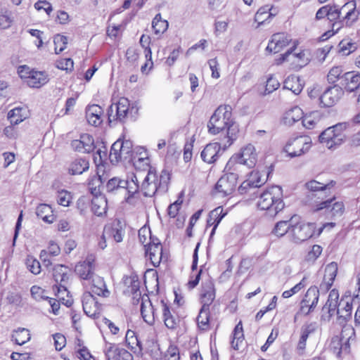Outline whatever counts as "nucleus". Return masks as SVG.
<instances>
[{
    "label": "nucleus",
    "mask_w": 360,
    "mask_h": 360,
    "mask_svg": "<svg viewBox=\"0 0 360 360\" xmlns=\"http://www.w3.org/2000/svg\"><path fill=\"white\" fill-rule=\"evenodd\" d=\"M103 231L108 239L112 238L116 243H121L125 235V225L121 221L115 219L105 224Z\"/></svg>",
    "instance_id": "4468645a"
},
{
    "label": "nucleus",
    "mask_w": 360,
    "mask_h": 360,
    "mask_svg": "<svg viewBox=\"0 0 360 360\" xmlns=\"http://www.w3.org/2000/svg\"><path fill=\"white\" fill-rule=\"evenodd\" d=\"M324 272L323 281L320 285V290L326 292L331 288L336 277L338 264L334 262H330L326 265Z\"/></svg>",
    "instance_id": "bb28decb"
},
{
    "label": "nucleus",
    "mask_w": 360,
    "mask_h": 360,
    "mask_svg": "<svg viewBox=\"0 0 360 360\" xmlns=\"http://www.w3.org/2000/svg\"><path fill=\"white\" fill-rule=\"evenodd\" d=\"M226 214L227 213L224 211L223 207L220 206L216 207L210 212L207 220V226H213L210 233L211 237L214 234L217 226Z\"/></svg>",
    "instance_id": "c756f323"
},
{
    "label": "nucleus",
    "mask_w": 360,
    "mask_h": 360,
    "mask_svg": "<svg viewBox=\"0 0 360 360\" xmlns=\"http://www.w3.org/2000/svg\"><path fill=\"white\" fill-rule=\"evenodd\" d=\"M72 200L71 193L67 191L61 190L57 193V202L62 206L68 207Z\"/></svg>",
    "instance_id": "680f3d73"
},
{
    "label": "nucleus",
    "mask_w": 360,
    "mask_h": 360,
    "mask_svg": "<svg viewBox=\"0 0 360 360\" xmlns=\"http://www.w3.org/2000/svg\"><path fill=\"white\" fill-rule=\"evenodd\" d=\"M339 46L340 52L345 56L349 55L356 49V45L355 43L346 40L341 41Z\"/></svg>",
    "instance_id": "e2e57ef3"
},
{
    "label": "nucleus",
    "mask_w": 360,
    "mask_h": 360,
    "mask_svg": "<svg viewBox=\"0 0 360 360\" xmlns=\"http://www.w3.org/2000/svg\"><path fill=\"white\" fill-rule=\"evenodd\" d=\"M221 153V145L219 143H211L207 144L201 152L202 160L208 164L214 163L219 157Z\"/></svg>",
    "instance_id": "cd10ccee"
},
{
    "label": "nucleus",
    "mask_w": 360,
    "mask_h": 360,
    "mask_svg": "<svg viewBox=\"0 0 360 360\" xmlns=\"http://www.w3.org/2000/svg\"><path fill=\"white\" fill-rule=\"evenodd\" d=\"M315 233L314 224L299 223L291 226L290 235L295 243L305 241L311 238Z\"/></svg>",
    "instance_id": "f8f14e48"
},
{
    "label": "nucleus",
    "mask_w": 360,
    "mask_h": 360,
    "mask_svg": "<svg viewBox=\"0 0 360 360\" xmlns=\"http://www.w3.org/2000/svg\"><path fill=\"white\" fill-rule=\"evenodd\" d=\"M131 175L127 179L119 177H113L106 184V191L110 195H118L122 196L127 201L139 191L138 175Z\"/></svg>",
    "instance_id": "20e7f679"
},
{
    "label": "nucleus",
    "mask_w": 360,
    "mask_h": 360,
    "mask_svg": "<svg viewBox=\"0 0 360 360\" xmlns=\"http://www.w3.org/2000/svg\"><path fill=\"white\" fill-rule=\"evenodd\" d=\"M13 18L10 11H5L0 14V27L2 29H7L11 27Z\"/></svg>",
    "instance_id": "0e129e2a"
},
{
    "label": "nucleus",
    "mask_w": 360,
    "mask_h": 360,
    "mask_svg": "<svg viewBox=\"0 0 360 360\" xmlns=\"http://www.w3.org/2000/svg\"><path fill=\"white\" fill-rule=\"evenodd\" d=\"M303 119V112L297 106L287 111L283 117L285 124L292 125L296 122Z\"/></svg>",
    "instance_id": "a18cd8bd"
},
{
    "label": "nucleus",
    "mask_w": 360,
    "mask_h": 360,
    "mask_svg": "<svg viewBox=\"0 0 360 360\" xmlns=\"http://www.w3.org/2000/svg\"><path fill=\"white\" fill-rule=\"evenodd\" d=\"M244 341V334L241 321L236 326L233 332V340L231 346L234 349L238 350Z\"/></svg>",
    "instance_id": "49530a36"
},
{
    "label": "nucleus",
    "mask_w": 360,
    "mask_h": 360,
    "mask_svg": "<svg viewBox=\"0 0 360 360\" xmlns=\"http://www.w3.org/2000/svg\"><path fill=\"white\" fill-rule=\"evenodd\" d=\"M94 259L93 257H88L84 261L79 262L75 266V271L81 279L85 283L95 274L94 270Z\"/></svg>",
    "instance_id": "4be33fe9"
},
{
    "label": "nucleus",
    "mask_w": 360,
    "mask_h": 360,
    "mask_svg": "<svg viewBox=\"0 0 360 360\" xmlns=\"http://www.w3.org/2000/svg\"><path fill=\"white\" fill-rule=\"evenodd\" d=\"M30 334L28 329L19 328L13 332L12 338L16 344L22 345L30 340Z\"/></svg>",
    "instance_id": "09e8293b"
},
{
    "label": "nucleus",
    "mask_w": 360,
    "mask_h": 360,
    "mask_svg": "<svg viewBox=\"0 0 360 360\" xmlns=\"http://www.w3.org/2000/svg\"><path fill=\"white\" fill-rule=\"evenodd\" d=\"M330 208V212L334 217H340L345 212V205L342 202H333Z\"/></svg>",
    "instance_id": "774afa93"
},
{
    "label": "nucleus",
    "mask_w": 360,
    "mask_h": 360,
    "mask_svg": "<svg viewBox=\"0 0 360 360\" xmlns=\"http://www.w3.org/2000/svg\"><path fill=\"white\" fill-rule=\"evenodd\" d=\"M162 307V315L165 324L169 329H174L179 323V319L170 311L169 306L163 301H160Z\"/></svg>",
    "instance_id": "72a5a7b5"
},
{
    "label": "nucleus",
    "mask_w": 360,
    "mask_h": 360,
    "mask_svg": "<svg viewBox=\"0 0 360 360\" xmlns=\"http://www.w3.org/2000/svg\"><path fill=\"white\" fill-rule=\"evenodd\" d=\"M291 41L292 39L286 33H275L271 36L266 50L270 53H278L288 46Z\"/></svg>",
    "instance_id": "2eb2a0df"
},
{
    "label": "nucleus",
    "mask_w": 360,
    "mask_h": 360,
    "mask_svg": "<svg viewBox=\"0 0 360 360\" xmlns=\"http://www.w3.org/2000/svg\"><path fill=\"white\" fill-rule=\"evenodd\" d=\"M146 255L148 256L154 266H159L162 257V247L160 242L156 239L144 245Z\"/></svg>",
    "instance_id": "5701e85b"
},
{
    "label": "nucleus",
    "mask_w": 360,
    "mask_h": 360,
    "mask_svg": "<svg viewBox=\"0 0 360 360\" xmlns=\"http://www.w3.org/2000/svg\"><path fill=\"white\" fill-rule=\"evenodd\" d=\"M93 212L100 217L106 213L107 211V200L103 195L94 197L91 200Z\"/></svg>",
    "instance_id": "37998d69"
},
{
    "label": "nucleus",
    "mask_w": 360,
    "mask_h": 360,
    "mask_svg": "<svg viewBox=\"0 0 360 360\" xmlns=\"http://www.w3.org/2000/svg\"><path fill=\"white\" fill-rule=\"evenodd\" d=\"M319 290L316 286H313L307 290L302 300L304 303H307L308 305L311 304V308H315L319 302Z\"/></svg>",
    "instance_id": "de8ad7c7"
},
{
    "label": "nucleus",
    "mask_w": 360,
    "mask_h": 360,
    "mask_svg": "<svg viewBox=\"0 0 360 360\" xmlns=\"http://www.w3.org/2000/svg\"><path fill=\"white\" fill-rule=\"evenodd\" d=\"M282 195V189L280 186H271L260 194L257 203V207L262 210L268 211L269 216L274 217L284 208Z\"/></svg>",
    "instance_id": "39448f33"
},
{
    "label": "nucleus",
    "mask_w": 360,
    "mask_h": 360,
    "mask_svg": "<svg viewBox=\"0 0 360 360\" xmlns=\"http://www.w3.org/2000/svg\"><path fill=\"white\" fill-rule=\"evenodd\" d=\"M231 111L232 108L230 105H220L215 110L207 123L210 134L215 135L224 129L227 130L226 139L229 146L231 145L236 138V129L233 127Z\"/></svg>",
    "instance_id": "7ed1b4c3"
},
{
    "label": "nucleus",
    "mask_w": 360,
    "mask_h": 360,
    "mask_svg": "<svg viewBox=\"0 0 360 360\" xmlns=\"http://www.w3.org/2000/svg\"><path fill=\"white\" fill-rule=\"evenodd\" d=\"M68 283H56L53 290L56 291V296L59 300H63V303L69 307L72 304V301L70 299L65 300L64 295L68 297L69 292L68 290Z\"/></svg>",
    "instance_id": "3c124183"
},
{
    "label": "nucleus",
    "mask_w": 360,
    "mask_h": 360,
    "mask_svg": "<svg viewBox=\"0 0 360 360\" xmlns=\"http://www.w3.org/2000/svg\"><path fill=\"white\" fill-rule=\"evenodd\" d=\"M180 355L179 348L170 345L165 354V360H179Z\"/></svg>",
    "instance_id": "69168bd1"
},
{
    "label": "nucleus",
    "mask_w": 360,
    "mask_h": 360,
    "mask_svg": "<svg viewBox=\"0 0 360 360\" xmlns=\"http://www.w3.org/2000/svg\"><path fill=\"white\" fill-rule=\"evenodd\" d=\"M347 127V122H340L327 128L319 135V141L325 144L328 149L335 148L345 141L346 136L344 131Z\"/></svg>",
    "instance_id": "0eeeda50"
},
{
    "label": "nucleus",
    "mask_w": 360,
    "mask_h": 360,
    "mask_svg": "<svg viewBox=\"0 0 360 360\" xmlns=\"http://www.w3.org/2000/svg\"><path fill=\"white\" fill-rule=\"evenodd\" d=\"M86 288H89L91 294H95L98 296L103 297H109L110 292L107 289L105 283L103 278L96 274H94L89 281L83 283Z\"/></svg>",
    "instance_id": "f3484780"
},
{
    "label": "nucleus",
    "mask_w": 360,
    "mask_h": 360,
    "mask_svg": "<svg viewBox=\"0 0 360 360\" xmlns=\"http://www.w3.org/2000/svg\"><path fill=\"white\" fill-rule=\"evenodd\" d=\"M216 290L212 278H207L202 281L200 292V300L202 306L210 307L215 299Z\"/></svg>",
    "instance_id": "dca6fc26"
},
{
    "label": "nucleus",
    "mask_w": 360,
    "mask_h": 360,
    "mask_svg": "<svg viewBox=\"0 0 360 360\" xmlns=\"http://www.w3.org/2000/svg\"><path fill=\"white\" fill-rule=\"evenodd\" d=\"M339 299V293L337 290H332L328 295V300L325 305L323 307V311H327L328 314V318L333 316L335 314H337L338 310V302ZM341 305V303L339 304V306Z\"/></svg>",
    "instance_id": "7c9ffc66"
},
{
    "label": "nucleus",
    "mask_w": 360,
    "mask_h": 360,
    "mask_svg": "<svg viewBox=\"0 0 360 360\" xmlns=\"http://www.w3.org/2000/svg\"><path fill=\"white\" fill-rule=\"evenodd\" d=\"M37 216L44 221L51 224L55 220V215L52 208L47 204H40L36 209Z\"/></svg>",
    "instance_id": "a19ab883"
},
{
    "label": "nucleus",
    "mask_w": 360,
    "mask_h": 360,
    "mask_svg": "<svg viewBox=\"0 0 360 360\" xmlns=\"http://www.w3.org/2000/svg\"><path fill=\"white\" fill-rule=\"evenodd\" d=\"M352 304L346 302L344 307L337 310V323L343 326L352 316Z\"/></svg>",
    "instance_id": "c03bdc74"
},
{
    "label": "nucleus",
    "mask_w": 360,
    "mask_h": 360,
    "mask_svg": "<svg viewBox=\"0 0 360 360\" xmlns=\"http://www.w3.org/2000/svg\"><path fill=\"white\" fill-rule=\"evenodd\" d=\"M296 47L295 44L292 48L287 51L284 54L280 56L277 59V64H281L284 61H290L295 65L296 68H301L307 65L310 60V54L307 50H302L298 53H294Z\"/></svg>",
    "instance_id": "9b49d317"
},
{
    "label": "nucleus",
    "mask_w": 360,
    "mask_h": 360,
    "mask_svg": "<svg viewBox=\"0 0 360 360\" xmlns=\"http://www.w3.org/2000/svg\"><path fill=\"white\" fill-rule=\"evenodd\" d=\"M133 144L130 140L118 139L111 146L109 158L115 165L120 161L130 160L133 154Z\"/></svg>",
    "instance_id": "6e6552de"
},
{
    "label": "nucleus",
    "mask_w": 360,
    "mask_h": 360,
    "mask_svg": "<svg viewBox=\"0 0 360 360\" xmlns=\"http://www.w3.org/2000/svg\"><path fill=\"white\" fill-rule=\"evenodd\" d=\"M257 154L255 148L252 144H248L241 149L238 155L233 156L227 162L225 169L229 171L235 163L246 165L249 168L253 167L257 162Z\"/></svg>",
    "instance_id": "1a4fd4ad"
},
{
    "label": "nucleus",
    "mask_w": 360,
    "mask_h": 360,
    "mask_svg": "<svg viewBox=\"0 0 360 360\" xmlns=\"http://www.w3.org/2000/svg\"><path fill=\"white\" fill-rule=\"evenodd\" d=\"M139 108L135 103H130L127 98L122 97L109 107L108 121L109 122L113 121L124 122L128 119L135 120Z\"/></svg>",
    "instance_id": "423d86ee"
},
{
    "label": "nucleus",
    "mask_w": 360,
    "mask_h": 360,
    "mask_svg": "<svg viewBox=\"0 0 360 360\" xmlns=\"http://www.w3.org/2000/svg\"><path fill=\"white\" fill-rule=\"evenodd\" d=\"M141 314L143 321L150 326L154 323L158 316L155 306L147 295L141 297Z\"/></svg>",
    "instance_id": "aec40b11"
},
{
    "label": "nucleus",
    "mask_w": 360,
    "mask_h": 360,
    "mask_svg": "<svg viewBox=\"0 0 360 360\" xmlns=\"http://www.w3.org/2000/svg\"><path fill=\"white\" fill-rule=\"evenodd\" d=\"M103 110L98 105H89L86 109V118L89 124L97 127L103 122Z\"/></svg>",
    "instance_id": "c85d7f7f"
},
{
    "label": "nucleus",
    "mask_w": 360,
    "mask_h": 360,
    "mask_svg": "<svg viewBox=\"0 0 360 360\" xmlns=\"http://www.w3.org/2000/svg\"><path fill=\"white\" fill-rule=\"evenodd\" d=\"M22 112H25V109L20 107L15 108L8 112V118L12 125L18 124L26 118Z\"/></svg>",
    "instance_id": "8fccbe9b"
},
{
    "label": "nucleus",
    "mask_w": 360,
    "mask_h": 360,
    "mask_svg": "<svg viewBox=\"0 0 360 360\" xmlns=\"http://www.w3.org/2000/svg\"><path fill=\"white\" fill-rule=\"evenodd\" d=\"M238 174L234 172H229L222 176L217 182L215 189L217 192L224 195L231 194L237 185Z\"/></svg>",
    "instance_id": "ddd939ff"
},
{
    "label": "nucleus",
    "mask_w": 360,
    "mask_h": 360,
    "mask_svg": "<svg viewBox=\"0 0 360 360\" xmlns=\"http://www.w3.org/2000/svg\"><path fill=\"white\" fill-rule=\"evenodd\" d=\"M32 297L37 301L47 300L49 297L45 295V291L41 287L33 285L30 289Z\"/></svg>",
    "instance_id": "338daca9"
},
{
    "label": "nucleus",
    "mask_w": 360,
    "mask_h": 360,
    "mask_svg": "<svg viewBox=\"0 0 360 360\" xmlns=\"http://www.w3.org/2000/svg\"><path fill=\"white\" fill-rule=\"evenodd\" d=\"M317 328L316 323L311 322L304 324L301 328V335L298 342L297 348L299 349H304L306 342L309 335L313 333Z\"/></svg>",
    "instance_id": "4c0bfd02"
},
{
    "label": "nucleus",
    "mask_w": 360,
    "mask_h": 360,
    "mask_svg": "<svg viewBox=\"0 0 360 360\" xmlns=\"http://www.w3.org/2000/svg\"><path fill=\"white\" fill-rule=\"evenodd\" d=\"M53 43L55 45V52L56 54H58L66 49L68 39L63 35L56 34L53 38Z\"/></svg>",
    "instance_id": "bf43d9fd"
},
{
    "label": "nucleus",
    "mask_w": 360,
    "mask_h": 360,
    "mask_svg": "<svg viewBox=\"0 0 360 360\" xmlns=\"http://www.w3.org/2000/svg\"><path fill=\"white\" fill-rule=\"evenodd\" d=\"M49 81L48 75L44 72L34 71L26 80L27 85L32 88H40Z\"/></svg>",
    "instance_id": "f704fd0d"
},
{
    "label": "nucleus",
    "mask_w": 360,
    "mask_h": 360,
    "mask_svg": "<svg viewBox=\"0 0 360 360\" xmlns=\"http://www.w3.org/2000/svg\"><path fill=\"white\" fill-rule=\"evenodd\" d=\"M70 145L75 151L84 153H89L95 148L94 139L89 134H81L79 139L72 141Z\"/></svg>",
    "instance_id": "412c9836"
},
{
    "label": "nucleus",
    "mask_w": 360,
    "mask_h": 360,
    "mask_svg": "<svg viewBox=\"0 0 360 360\" xmlns=\"http://www.w3.org/2000/svg\"><path fill=\"white\" fill-rule=\"evenodd\" d=\"M152 27L156 34L164 33L168 28V22L162 20L160 13L157 14L153 20Z\"/></svg>",
    "instance_id": "864d4df0"
},
{
    "label": "nucleus",
    "mask_w": 360,
    "mask_h": 360,
    "mask_svg": "<svg viewBox=\"0 0 360 360\" xmlns=\"http://www.w3.org/2000/svg\"><path fill=\"white\" fill-rule=\"evenodd\" d=\"M209 314L210 307L202 306L197 317L198 327L202 330H205L209 326Z\"/></svg>",
    "instance_id": "603ef678"
},
{
    "label": "nucleus",
    "mask_w": 360,
    "mask_h": 360,
    "mask_svg": "<svg viewBox=\"0 0 360 360\" xmlns=\"http://www.w3.org/2000/svg\"><path fill=\"white\" fill-rule=\"evenodd\" d=\"M328 19L334 22L332 25V30H328L321 35L320 39L325 41L334 35L343 26L350 27L357 20L359 11H356V3L354 1L348 2L340 8L337 5L329 4Z\"/></svg>",
    "instance_id": "f03ea898"
},
{
    "label": "nucleus",
    "mask_w": 360,
    "mask_h": 360,
    "mask_svg": "<svg viewBox=\"0 0 360 360\" xmlns=\"http://www.w3.org/2000/svg\"><path fill=\"white\" fill-rule=\"evenodd\" d=\"M141 164H143L145 169H148V173L139 186V191L146 197H152L156 193H165L167 191L170 180L169 172L163 169L160 176H158L156 169L150 165L148 158H139L134 162V165L135 168H141Z\"/></svg>",
    "instance_id": "f257e3e1"
},
{
    "label": "nucleus",
    "mask_w": 360,
    "mask_h": 360,
    "mask_svg": "<svg viewBox=\"0 0 360 360\" xmlns=\"http://www.w3.org/2000/svg\"><path fill=\"white\" fill-rule=\"evenodd\" d=\"M101 183L100 176H94L91 180H89L88 183V188L94 197L101 195L100 192Z\"/></svg>",
    "instance_id": "4d7b16f0"
},
{
    "label": "nucleus",
    "mask_w": 360,
    "mask_h": 360,
    "mask_svg": "<svg viewBox=\"0 0 360 360\" xmlns=\"http://www.w3.org/2000/svg\"><path fill=\"white\" fill-rule=\"evenodd\" d=\"M343 340L338 335H335L331 338L330 342V349L337 355L340 356L342 352H348L349 349V344L347 340Z\"/></svg>",
    "instance_id": "473e14b6"
},
{
    "label": "nucleus",
    "mask_w": 360,
    "mask_h": 360,
    "mask_svg": "<svg viewBox=\"0 0 360 360\" xmlns=\"http://www.w3.org/2000/svg\"><path fill=\"white\" fill-rule=\"evenodd\" d=\"M311 146V139L308 136H300L291 139L285 147V150L291 158L300 156L307 153Z\"/></svg>",
    "instance_id": "9d476101"
},
{
    "label": "nucleus",
    "mask_w": 360,
    "mask_h": 360,
    "mask_svg": "<svg viewBox=\"0 0 360 360\" xmlns=\"http://www.w3.org/2000/svg\"><path fill=\"white\" fill-rule=\"evenodd\" d=\"M267 176L266 172L261 173L259 171H252L250 172L249 178L254 183V188H258L266 181Z\"/></svg>",
    "instance_id": "5fc2aeb1"
},
{
    "label": "nucleus",
    "mask_w": 360,
    "mask_h": 360,
    "mask_svg": "<svg viewBox=\"0 0 360 360\" xmlns=\"http://www.w3.org/2000/svg\"><path fill=\"white\" fill-rule=\"evenodd\" d=\"M70 269L67 266L57 264L53 269V276L56 283H68Z\"/></svg>",
    "instance_id": "58836bf2"
},
{
    "label": "nucleus",
    "mask_w": 360,
    "mask_h": 360,
    "mask_svg": "<svg viewBox=\"0 0 360 360\" xmlns=\"http://www.w3.org/2000/svg\"><path fill=\"white\" fill-rule=\"evenodd\" d=\"M334 186V182L331 181L328 184H323L316 180L312 179L305 183L304 187L307 190L311 193L308 195L311 200L316 198L319 195L326 194L327 191Z\"/></svg>",
    "instance_id": "b1692460"
},
{
    "label": "nucleus",
    "mask_w": 360,
    "mask_h": 360,
    "mask_svg": "<svg viewBox=\"0 0 360 360\" xmlns=\"http://www.w3.org/2000/svg\"><path fill=\"white\" fill-rule=\"evenodd\" d=\"M304 87V83L299 76H288L284 81L283 89L290 90L295 95L301 93Z\"/></svg>",
    "instance_id": "2f4dec72"
},
{
    "label": "nucleus",
    "mask_w": 360,
    "mask_h": 360,
    "mask_svg": "<svg viewBox=\"0 0 360 360\" xmlns=\"http://www.w3.org/2000/svg\"><path fill=\"white\" fill-rule=\"evenodd\" d=\"M89 163L85 158H77L74 160L70 165L68 170L72 175L81 174L88 170Z\"/></svg>",
    "instance_id": "ea45409f"
},
{
    "label": "nucleus",
    "mask_w": 360,
    "mask_h": 360,
    "mask_svg": "<svg viewBox=\"0 0 360 360\" xmlns=\"http://www.w3.org/2000/svg\"><path fill=\"white\" fill-rule=\"evenodd\" d=\"M125 339L127 345L134 354H141L143 350L141 342L134 331L128 330L126 333Z\"/></svg>",
    "instance_id": "79ce46f5"
},
{
    "label": "nucleus",
    "mask_w": 360,
    "mask_h": 360,
    "mask_svg": "<svg viewBox=\"0 0 360 360\" xmlns=\"http://www.w3.org/2000/svg\"><path fill=\"white\" fill-rule=\"evenodd\" d=\"M103 352L107 360H134L130 352L112 343L105 344Z\"/></svg>",
    "instance_id": "a211bd4d"
},
{
    "label": "nucleus",
    "mask_w": 360,
    "mask_h": 360,
    "mask_svg": "<svg viewBox=\"0 0 360 360\" xmlns=\"http://www.w3.org/2000/svg\"><path fill=\"white\" fill-rule=\"evenodd\" d=\"M326 194L319 195L314 200H311V207L313 212H320L323 210H328L331 207L332 202L335 201V197L324 199Z\"/></svg>",
    "instance_id": "c9c22d12"
},
{
    "label": "nucleus",
    "mask_w": 360,
    "mask_h": 360,
    "mask_svg": "<svg viewBox=\"0 0 360 360\" xmlns=\"http://www.w3.org/2000/svg\"><path fill=\"white\" fill-rule=\"evenodd\" d=\"M82 307L84 313L89 317L96 318L99 314L100 307L98 302L90 292L83 294Z\"/></svg>",
    "instance_id": "393cba45"
},
{
    "label": "nucleus",
    "mask_w": 360,
    "mask_h": 360,
    "mask_svg": "<svg viewBox=\"0 0 360 360\" xmlns=\"http://www.w3.org/2000/svg\"><path fill=\"white\" fill-rule=\"evenodd\" d=\"M342 69L341 67H333L330 70L327 75L328 81L329 82V83L332 84L335 83L338 80L340 82L341 77L342 76Z\"/></svg>",
    "instance_id": "052dcab7"
},
{
    "label": "nucleus",
    "mask_w": 360,
    "mask_h": 360,
    "mask_svg": "<svg viewBox=\"0 0 360 360\" xmlns=\"http://www.w3.org/2000/svg\"><path fill=\"white\" fill-rule=\"evenodd\" d=\"M290 229L291 226L288 224V221H281L276 224L272 233L278 237H281L287 233L290 234Z\"/></svg>",
    "instance_id": "6e6d98bb"
},
{
    "label": "nucleus",
    "mask_w": 360,
    "mask_h": 360,
    "mask_svg": "<svg viewBox=\"0 0 360 360\" xmlns=\"http://www.w3.org/2000/svg\"><path fill=\"white\" fill-rule=\"evenodd\" d=\"M340 85L349 92L360 91V74H356L354 72L343 74L341 77Z\"/></svg>",
    "instance_id": "a878e982"
},
{
    "label": "nucleus",
    "mask_w": 360,
    "mask_h": 360,
    "mask_svg": "<svg viewBox=\"0 0 360 360\" xmlns=\"http://www.w3.org/2000/svg\"><path fill=\"white\" fill-rule=\"evenodd\" d=\"M273 6L265 5L258 9L255 15V22H258V27L264 24L269 19H271L276 15V13H273Z\"/></svg>",
    "instance_id": "e433bc0d"
},
{
    "label": "nucleus",
    "mask_w": 360,
    "mask_h": 360,
    "mask_svg": "<svg viewBox=\"0 0 360 360\" xmlns=\"http://www.w3.org/2000/svg\"><path fill=\"white\" fill-rule=\"evenodd\" d=\"M343 95V90L341 86L334 85L328 87L320 96L321 103L324 107L334 105Z\"/></svg>",
    "instance_id": "6ab92c4d"
},
{
    "label": "nucleus",
    "mask_w": 360,
    "mask_h": 360,
    "mask_svg": "<svg viewBox=\"0 0 360 360\" xmlns=\"http://www.w3.org/2000/svg\"><path fill=\"white\" fill-rule=\"evenodd\" d=\"M26 266L27 269L33 274H39L41 272V265L39 262L32 256H28L26 259Z\"/></svg>",
    "instance_id": "13d9d810"
}]
</instances>
